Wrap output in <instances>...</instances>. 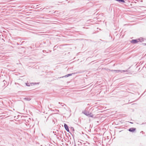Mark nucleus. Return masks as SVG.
<instances>
[{
  "label": "nucleus",
  "mask_w": 146,
  "mask_h": 146,
  "mask_svg": "<svg viewBox=\"0 0 146 146\" xmlns=\"http://www.w3.org/2000/svg\"><path fill=\"white\" fill-rule=\"evenodd\" d=\"M139 41H140L139 39H138V40H137L136 39H133L131 41V42L132 43L135 44V43H137L138 42H139Z\"/></svg>",
  "instance_id": "obj_1"
},
{
  "label": "nucleus",
  "mask_w": 146,
  "mask_h": 146,
  "mask_svg": "<svg viewBox=\"0 0 146 146\" xmlns=\"http://www.w3.org/2000/svg\"><path fill=\"white\" fill-rule=\"evenodd\" d=\"M128 130L130 132H133L136 130V128L133 127L131 128L128 129Z\"/></svg>",
  "instance_id": "obj_2"
},
{
  "label": "nucleus",
  "mask_w": 146,
  "mask_h": 146,
  "mask_svg": "<svg viewBox=\"0 0 146 146\" xmlns=\"http://www.w3.org/2000/svg\"><path fill=\"white\" fill-rule=\"evenodd\" d=\"M112 71H116L117 72H128L127 70H112Z\"/></svg>",
  "instance_id": "obj_3"
},
{
  "label": "nucleus",
  "mask_w": 146,
  "mask_h": 146,
  "mask_svg": "<svg viewBox=\"0 0 146 146\" xmlns=\"http://www.w3.org/2000/svg\"><path fill=\"white\" fill-rule=\"evenodd\" d=\"M64 126L65 129L68 132H69V130L68 128V126L67 125L66 123L64 124Z\"/></svg>",
  "instance_id": "obj_4"
},
{
  "label": "nucleus",
  "mask_w": 146,
  "mask_h": 146,
  "mask_svg": "<svg viewBox=\"0 0 146 146\" xmlns=\"http://www.w3.org/2000/svg\"><path fill=\"white\" fill-rule=\"evenodd\" d=\"M75 74V73H71V74H67V75H65L64 76H62V77H60V78L61 77H62V78L67 77H68V76H72V74Z\"/></svg>",
  "instance_id": "obj_5"
},
{
  "label": "nucleus",
  "mask_w": 146,
  "mask_h": 146,
  "mask_svg": "<svg viewBox=\"0 0 146 146\" xmlns=\"http://www.w3.org/2000/svg\"><path fill=\"white\" fill-rule=\"evenodd\" d=\"M82 113H83L85 115H86L87 116H88V115H89V112L88 111H84L82 112Z\"/></svg>",
  "instance_id": "obj_6"
},
{
  "label": "nucleus",
  "mask_w": 146,
  "mask_h": 146,
  "mask_svg": "<svg viewBox=\"0 0 146 146\" xmlns=\"http://www.w3.org/2000/svg\"><path fill=\"white\" fill-rule=\"evenodd\" d=\"M89 143L87 142H86L85 143H83L82 144V146H88L89 145Z\"/></svg>",
  "instance_id": "obj_7"
},
{
  "label": "nucleus",
  "mask_w": 146,
  "mask_h": 146,
  "mask_svg": "<svg viewBox=\"0 0 146 146\" xmlns=\"http://www.w3.org/2000/svg\"><path fill=\"white\" fill-rule=\"evenodd\" d=\"M33 83H26V84L27 86H30L31 85L32 86V84H33Z\"/></svg>",
  "instance_id": "obj_8"
},
{
  "label": "nucleus",
  "mask_w": 146,
  "mask_h": 146,
  "mask_svg": "<svg viewBox=\"0 0 146 146\" xmlns=\"http://www.w3.org/2000/svg\"><path fill=\"white\" fill-rule=\"evenodd\" d=\"M24 100H25L29 101L31 100V99L30 98H24Z\"/></svg>",
  "instance_id": "obj_9"
},
{
  "label": "nucleus",
  "mask_w": 146,
  "mask_h": 146,
  "mask_svg": "<svg viewBox=\"0 0 146 146\" xmlns=\"http://www.w3.org/2000/svg\"><path fill=\"white\" fill-rule=\"evenodd\" d=\"M77 143H78V145H80V146H82V144L83 143H82L81 142L79 141H78Z\"/></svg>",
  "instance_id": "obj_10"
},
{
  "label": "nucleus",
  "mask_w": 146,
  "mask_h": 146,
  "mask_svg": "<svg viewBox=\"0 0 146 146\" xmlns=\"http://www.w3.org/2000/svg\"><path fill=\"white\" fill-rule=\"evenodd\" d=\"M89 115H88V116L89 117H93V115L91 113H89Z\"/></svg>",
  "instance_id": "obj_11"
},
{
  "label": "nucleus",
  "mask_w": 146,
  "mask_h": 146,
  "mask_svg": "<svg viewBox=\"0 0 146 146\" xmlns=\"http://www.w3.org/2000/svg\"><path fill=\"white\" fill-rule=\"evenodd\" d=\"M119 2H122L124 3L125 2V1L124 0H120Z\"/></svg>",
  "instance_id": "obj_12"
},
{
  "label": "nucleus",
  "mask_w": 146,
  "mask_h": 146,
  "mask_svg": "<svg viewBox=\"0 0 146 146\" xmlns=\"http://www.w3.org/2000/svg\"><path fill=\"white\" fill-rule=\"evenodd\" d=\"M59 104H60V102H59Z\"/></svg>",
  "instance_id": "obj_13"
},
{
  "label": "nucleus",
  "mask_w": 146,
  "mask_h": 146,
  "mask_svg": "<svg viewBox=\"0 0 146 146\" xmlns=\"http://www.w3.org/2000/svg\"><path fill=\"white\" fill-rule=\"evenodd\" d=\"M73 130L74 131V129L73 128Z\"/></svg>",
  "instance_id": "obj_14"
}]
</instances>
